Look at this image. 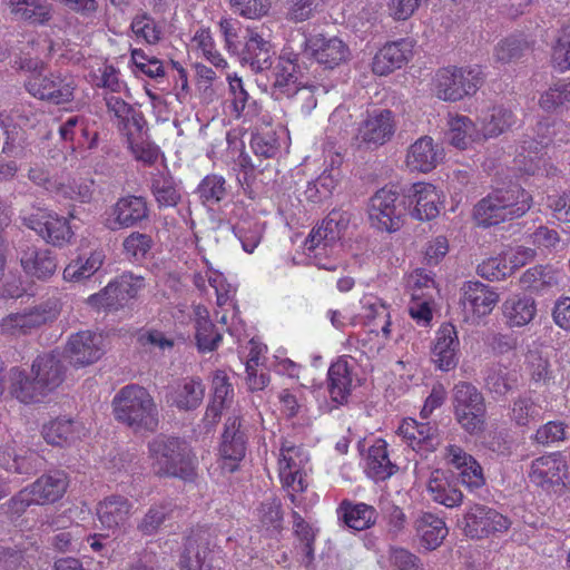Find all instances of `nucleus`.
I'll list each match as a JSON object with an SVG mask.
<instances>
[{
  "mask_svg": "<svg viewBox=\"0 0 570 570\" xmlns=\"http://www.w3.org/2000/svg\"><path fill=\"white\" fill-rule=\"evenodd\" d=\"M235 236L246 253H253L262 239V227L256 222H242L233 227Z\"/></svg>",
  "mask_w": 570,
  "mask_h": 570,
  "instance_id": "58",
  "label": "nucleus"
},
{
  "mask_svg": "<svg viewBox=\"0 0 570 570\" xmlns=\"http://www.w3.org/2000/svg\"><path fill=\"white\" fill-rule=\"evenodd\" d=\"M448 141L458 149H466L473 141L481 139V134L466 116H456L449 121Z\"/></svg>",
  "mask_w": 570,
  "mask_h": 570,
  "instance_id": "45",
  "label": "nucleus"
},
{
  "mask_svg": "<svg viewBox=\"0 0 570 570\" xmlns=\"http://www.w3.org/2000/svg\"><path fill=\"white\" fill-rule=\"evenodd\" d=\"M570 105V82L559 81L546 90L540 99L539 106L547 112H557Z\"/></svg>",
  "mask_w": 570,
  "mask_h": 570,
  "instance_id": "51",
  "label": "nucleus"
},
{
  "mask_svg": "<svg viewBox=\"0 0 570 570\" xmlns=\"http://www.w3.org/2000/svg\"><path fill=\"white\" fill-rule=\"evenodd\" d=\"M62 140L77 144V147L92 149L98 142V132L90 131L88 120L81 116L69 117L59 128Z\"/></svg>",
  "mask_w": 570,
  "mask_h": 570,
  "instance_id": "36",
  "label": "nucleus"
},
{
  "mask_svg": "<svg viewBox=\"0 0 570 570\" xmlns=\"http://www.w3.org/2000/svg\"><path fill=\"white\" fill-rule=\"evenodd\" d=\"M209 533L194 530L186 538L179 559L180 570H214Z\"/></svg>",
  "mask_w": 570,
  "mask_h": 570,
  "instance_id": "18",
  "label": "nucleus"
},
{
  "mask_svg": "<svg viewBox=\"0 0 570 570\" xmlns=\"http://www.w3.org/2000/svg\"><path fill=\"white\" fill-rule=\"evenodd\" d=\"M567 424L562 421H550L541 425L532 436L535 444L550 446L566 439Z\"/></svg>",
  "mask_w": 570,
  "mask_h": 570,
  "instance_id": "59",
  "label": "nucleus"
},
{
  "mask_svg": "<svg viewBox=\"0 0 570 570\" xmlns=\"http://www.w3.org/2000/svg\"><path fill=\"white\" fill-rule=\"evenodd\" d=\"M515 121V116L511 109L504 106H495L490 115L483 119L482 137H497L510 129Z\"/></svg>",
  "mask_w": 570,
  "mask_h": 570,
  "instance_id": "48",
  "label": "nucleus"
},
{
  "mask_svg": "<svg viewBox=\"0 0 570 570\" xmlns=\"http://www.w3.org/2000/svg\"><path fill=\"white\" fill-rule=\"evenodd\" d=\"M502 314L509 327L525 326L537 314L535 301L525 294L512 295L503 302Z\"/></svg>",
  "mask_w": 570,
  "mask_h": 570,
  "instance_id": "32",
  "label": "nucleus"
},
{
  "mask_svg": "<svg viewBox=\"0 0 570 570\" xmlns=\"http://www.w3.org/2000/svg\"><path fill=\"white\" fill-rule=\"evenodd\" d=\"M174 505L171 502H159L150 505L144 517L137 523V531L142 537H153L160 532L167 521L173 518Z\"/></svg>",
  "mask_w": 570,
  "mask_h": 570,
  "instance_id": "44",
  "label": "nucleus"
},
{
  "mask_svg": "<svg viewBox=\"0 0 570 570\" xmlns=\"http://www.w3.org/2000/svg\"><path fill=\"white\" fill-rule=\"evenodd\" d=\"M510 525L511 521L505 515L481 503L469 504L462 519L458 521V527L464 535L474 540L504 532Z\"/></svg>",
  "mask_w": 570,
  "mask_h": 570,
  "instance_id": "8",
  "label": "nucleus"
},
{
  "mask_svg": "<svg viewBox=\"0 0 570 570\" xmlns=\"http://www.w3.org/2000/svg\"><path fill=\"white\" fill-rule=\"evenodd\" d=\"M88 304L97 309L117 311L127 303L124 297L121 298L117 286L110 282L99 293L90 295L88 297Z\"/></svg>",
  "mask_w": 570,
  "mask_h": 570,
  "instance_id": "55",
  "label": "nucleus"
},
{
  "mask_svg": "<svg viewBox=\"0 0 570 570\" xmlns=\"http://www.w3.org/2000/svg\"><path fill=\"white\" fill-rule=\"evenodd\" d=\"M459 337L452 324H443L432 348V360L438 368L448 372L459 364Z\"/></svg>",
  "mask_w": 570,
  "mask_h": 570,
  "instance_id": "22",
  "label": "nucleus"
},
{
  "mask_svg": "<svg viewBox=\"0 0 570 570\" xmlns=\"http://www.w3.org/2000/svg\"><path fill=\"white\" fill-rule=\"evenodd\" d=\"M55 195L59 199L72 200L80 204H89L94 199L96 184L91 178H71L58 181L52 186Z\"/></svg>",
  "mask_w": 570,
  "mask_h": 570,
  "instance_id": "42",
  "label": "nucleus"
},
{
  "mask_svg": "<svg viewBox=\"0 0 570 570\" xmlns=\"http://www.w3.org/2000/svg\"><path fill=\"white\" fill-rule=\"evenodd\" d=\"M411 206L412 200L405 196V189L401 190L396 186L379 189L371 197L368 205L372 226L389 233L399 230Z\"/></svg>",
  "mask_w": 570,
  "mask_h": 570,
  "instance_id": "4",
  "label": "nucleus"
},
{
  "mask_svg": "<svg viewBox=\"0 0 570 570\" xmlns=\"http://www.w3.org/2000/svg\"><path fill=\"white\" fill-rule=\"evenodd\" d=\"M532 204V196L518 184L495 188L473 208V218L480 227H491L522 217Z\"/></svg>",
  "mask_w": 570,
  "mask_h": 570,
  "instance_id": "2",
  "label": "nucleus"
},
{
  "mask_svg": "<svg viewBox=\"0 0 570 570\" xmlns=\"http://www.w3.org/2000/svg\"><path fill=\"white\" fill-rule=\"evenodd\" d=\"M27 90L39 99L59 105L73 99L75 86L71 80L60 75L42 76L39 72L29 79Z\"/></svg>",
  "mask_w": 570,
  "mask_h": 570,
  "instance_id": "17",
  "label": "nucleus"
},
{
  "mask_svg": "<svg viewBox=\"0 0 570 570\" xmlns=\"http://www.w3.org/2000/svg\"><path fill=\"white\" fill-rule=\"evenodd\" d=\"M193 41L202 49L206 59L216 68H226L227 62L223 56L215 49V42L209 28H200L193 37Z\"/></svg>",
  "mask_w": 570,
  "mask_h": 570,
  "instance_id": "57",
  "label": "nucleus"
},
{
  "mask_svg": "<svg viewBox=\"0 0 570 570\" xmlns=\"http://www.w3.org/2000/svg\"><path fill=\"white\" fill-rule=\"evenodd\" d=\"M196 194L202 204L215 205L227 196L226 180L223 176L212 174L205 176L199 183Z\"/></svg>",
  "mask_w": 570,
  "mask_h": 570,
  "instance_id": "49",
  "label": "nucleus"
},
{
  "mask_svg": "<svg viewBox=\"0 0 570 570\" xmlns=\"http://www.w3.org/2000/svg\"><path fill=\"white\" fill-rule=\"evenodd\" d=\"M212 386L213 396L210 401L228 407L233 401L234 389L225 371L217 370L214 372Z\"/></svg>",
  "mask_w": 570,
  "mask_h": 570,
  "instance_id": "63",
  "label": "nucleus"
},
{
  "mask_svg": "<svg viewBox=\"0 0 570 570\" xmlns=\"http://www.w3.org/2000/svg\"><path fill=\"white\" fill-rule=\"evenodd\" d=\"M405 196L412 200V217L419 220H432L440 214V195L436 187L428 183H416L405 189Z\"/></svg>",
  "mask_w": 570,
  "mask_h": 570,
  "instance_id": "24",
  "label": "nucleus"
},
{
  "mask_svg": "<svg viewBox=\"0 0 570 570\" xmlns=\"http://www.w3.org/2000/svg\"><path fill=\"white\" fill-rule=\"evenodd\" d=\"M195 328V338L199 352H213L218 347L222 341V334L209 318L199 317L196 321Z\"/></svg>",
  "mask_w": 570,
  "mask_h": 570,
  "instance_id": "53",
  "label": "nucleus"
},
{
  "mask_svg": "<svg viewBox=\"0 0 570 570\" xmlns=\"http://www.w3.org/2000/svg\"><path fill=\"white\" fill-rule=\"evenodd\" d=\"M102 336L90 331L79 332L68 341L70 363L82 367L97 362L104 354Z\"/></svg>",
  "mask_w": 570,
  "mask_h": 570,
  "instance_id": "21",
  "label": "nucleus"
},
{
  "mask_svg": "<svg viewBox=\"0 0 570 570\" xmlns=\"http://www.w3.org/2000/svg\"><path fill=\"white\" fill-rule=\"evenodd\" d=\"M446 458L460 471L459 480L466 488L475 490L484 485L485 479L482 466L471 454L458 445H450Z\"/></svg>",
  "mask_w": 570,
  "mask_h": 570,
  "instance_id": "27",
  "label": "nucleus"
},
{
  "mask_svg": "<svg viewBox=\"0 0 570 570\" xmlns=\"http://www.w3.org/2000/svg\"><path fill=\"white\" fill-rule=\"evenodd\" d=\"M303 36L301 49L309 67L317 63L332 70L348 60L350 49L340 38H327L322 33Z\"/></svg>",
  "mask_w": 570,
  "mask_h": 570,
  "instance_id": "10",
  "label": "nucleus"
},
{
  "mask_svg": "<svg viewBox=\"0 0 570 570\" xmlns=\"http://www.w3.org/2000/svg\"><path fill=\"white\" fill-rule=\"evenodd\" d=\"M150 190L159 208L175 207L181 199L177 183L169 174H155L151 177Z\"/></svg>",
  "mask_w": 570,
  "mask_h": 570,
  "instance_id": "46",
  "label": "nucleus"
},
{
  "mask_svg": "<svg viewBox=\"0 0 570 570\" xmlns=\"http://www.w3.org/2000/svg\"><path fill=\"white\" fill-rule=\"evenodd\" d=\"M244 39L245 45L240 51V62L244 66H249L254 72L269 70L275 56L274 46L271 41L249 29H247V36Z\"/></svg>",
  "mask_w": 570,
  "mask_h": 570,
  "instance_id": "20",
  "label": "nucleus"
},
{
  "mask_svg": "<svg viewBox=\"0 0 570 570\" xmlns=\"http://www.w3.org/2000/svg\"><path fill=\"white\" fill-rule=\"evenodd\" d=\"M46 460L33 450H24L18 454L13 473L22 475H33L41 471Z\"/></svg>",
  "mask_w": 570,
  "mask_h": 570,
  "instance_id": "64",
  "label": "nucleus"
},
{
  "mask_svg": "<svg viewBox=\"0 0 570 570\" xmlns=\"http://www.w3.org/2000/svg\"><path fill=\"white\" fill-rule=\"evenodd\" d=\"M484 387L495 397H504L518 387V374L498 364L484 372Z\"/></svg>",
  "mask_w": 570,
  "mask_h": 570,
  "instance_id": "40",
  "label": "nucleus"
},
{
  "mask_svg": "<svg viewBox=\"0 0 570 570\" xmlns=\"http://www.w3.org/2000/svg\"><path fill=\"white\" fill-rule=\"evenodd\" d=\"M413 47L414 41L410 38L385 43L373 58V72L385 76L402 68L412 57Z\"/></svg>",
  "mask_w": 570,
  "mask_h": 570,
  "instance_id": "19",
  "label": "nucleus"
},
{
  "mask_svg": "<svg viewBox=\"0 0 570 570\" xmlns=\"http://www.w3.org/2000/svg\"><path fill=\"white\" fill-rule=\"evenodd\" d=\"M18 258L27 275L46 281L57 271V257L49 248L23 242L18 247Z\"/></svg>",
  "mask_w": 570,
  "mask_h": 570,
  "instance_id": "16",
  "label": "nucleus"
},
{
  "mask_svg": "<svg viewBox=\"0 0 570 570\" xmlns=\"http://www.w3.org/2000/svg\"><path fill=\"white\" fill-rule=\"evenodd\" d=\"M340 519L351 529L361 531L371 528L376 522V510L365 503H352L344 500L337 510Z\"/></svg>",
  "mask_w": 570,
  "mask_h": 570,
  "instance_id": "37",
  "label": "nucleus"
},
{
  "mask_svg": "<svg viewBox=\"0 0 570 570\" xmlns=\"http://www.w3.org/2000/svg\"><path fill=\"white\" fill-rule=\"evenodd\" d=\"M230 9L240 17L259 19L271 9V0H228Z\"/></svg>",
  "mask_w": 570,
  "mask_h": 570,
  "instance_id": "60",
  "label": "nucleus"
},
{
  "mask_svg": "<svg viewBox=\"0 0 570 570\" xmlns=\"http://www.w3.org/2000/svg\"><path fill=\"white\" fill-rule=\"evenodd\" d=\"M131 502L124 495L112 494L98 503L97 515L104 528L116 530L128 520Z\"/></svg>",
  "mask_w": 570,
  "mask_h": 570,
  "instance_id": "31",
  "label": "nucleus"
},
{
  "mask_svg": "<svg viewBox=\"0 0 570 570\" xmlns=\"http://www.w3.org/2000/svg\"><path fill=\"white\" fill-rule=\"evenodd\" d=\"M57 298H47L19 312L10 313L0 321V334L28 336L52 324L60 314Z\"/></svg>",
  "mask_w": 570,
  "mask_h": 570,
  "instance_id": "5",
  "label": "nucleus"
},
{
  "mask_svg": "<svg viewBox=\"0 0 570 570\" xmlns=\"http://www.w3.org/2000/svg\"><path fill=\"white\" fill-rule=\"evenodd\" d=\"M205 385L199 377H187L173 392V404L181 411H194L203 402Z\"/></svg>",
  "mask_w": 570,
  "mask_h": 570,
  "instance_id": "41",
  "label": "nucleus"
},
{
  "mask_svg": "<svg viewBox=\"0 0 570 570\" xmlns=\"http://www.w3.org/2000/svg\"><path fill=\"white\" fill-rule=\"evenodd\" d=\"M149 219V207L145 197L127 195L118 198L107 213L105 226L110 230L140 227Z\"/></svg>",
  "mask_w": 570,
  "mask_h": 570,
  "instance_id": "12",
  "label": "nucleus"
},
{
  "mask_svg": "<svg viewBox=\"0 0 570 570\" xmlns=\"http://www.w3.org/2000/svg\"><path fill=\"white\" fill-rule=\"evenodd\" d=\"M105 255L92 252L89 257H77L63 269V278L68 282H82L95 275L102 266Z\"/></svg>",
  "mask_w": 570,
  "mask_h": 570,
  "instance_id": "47",
  "label": "nucleus"
},
{
  "mask_svg": "<svg viewBox=\"0 0 570 570\" xmlns=\"http://www.w3.org/2000/svg\"><path fill=\"white\" fill-rule=\"evenodd\" d=\"M269 70L274 78V87L289 97L293 88L302 85L304 76L309 73V65L299 48L298 51L284 52Z\"/></svg>",
  "mask_w": 570,
  "mask_h": 570,
  "instance_id": "15",
  "label": "nucleus"
},
{
  "mask_svg": "<svg viewBox=\"0 0 570 570\" xmlns=\"http://www.w3.org/2000/svg\"><path fill=\"white\" fill-rule=\"evenodd\" d=\"M540 414V407L530 396L520 395L510 407V419L518 426H527L531 421L537 420Z\"/></svg>",
  "mask_w": 570,
  "mask_h": 570,
  "instance_id": "54",
  "label": "nucleus"
},
{
  "mask_svg": "<svg viewBox=\"0 0 570 570\" xmlns=\"http://www.w3.org/2000/svg\"><path fill=\"white\" fill-rule=\"evenodd\" d=\"M529 50L530 45L527 38L523 35H513L495 46L494 56L498 61L508 63L520 59Z\"/></svg>",
  "mask_w": 570,
  "mask_h": 570,
  "instance_id": "50",
  "label": "nucleus"
},
{
  "mask_svg": "<svg viewBox=\"0 0 570 570\" xmlns=\"http://www.w3.org/2000/svg\"><path fill=\"white\" fill-rule=\"evenodd\" d=\"M414 527L421 539V546L428 550L436 549L448 535L445 522L430 512L419 515Z\"/></svg>",
  "mask_w": 570,
  "mask_h": 570,
  "instance_id": "35",
  "label": "nucleus"
},
{
  "mask_svg": "<svg viewBox=\"0 0 570 570\" xmlns=\"http://www.w3.org/2000/svg\"><path fill=\"white\" fill-rule=\"evenodd\" d=\"M42 436L48 444L55 446H68L79 439L77 423L65 416L56 417L43 424Z\"/></svg>",
  "mask_w": 570,
  "mask_h": 570,
  "instance_id": "39",
  "label": "nucleus"
},
{
  "mask_svg": "<svg viewBox=\"0 0 570 570\" xmlns=\"http://www.w3.org/2000/svg\"><path fill=\"white\" fill-rule=\"evenodd\" d=\"M352 370L346 358L340 357L327 372V389L333 402L344 404L352 391Z\"/></svg>",
  "mask_w": 570,
  "mask_h": 570,
  "instance_id": "33",
  "label": "nucleus"
},
{
  "mask_svg": "<svg viewBox=\"0 0 570 570\" xmlns=\"http://www.w3.org/2000/svg\"><path fill=\"white\" fill-rule=\"evenodd\" d=\"M443 159V150L430 136H423L407 149L406 166L412 171L429 173Z\"/></svg>",
  "mask_w": 570,
  "mask_h": 570,
  "instance_id": "26",
  "label": "nucleus"
},
{
  "mask_svg": "<svg viewBox=\"0 0 570 570\" xmlns=\"http://www.w3.org/2000/svg\"><path fill=\"white\" fill-rule=\"evenodd\" d=\"M521 286L535 294H547L560 285V272L552 265H535L520 276Z\"/></svg>",
  "mask_w": 570,
  "mask_h": 570,
  "instance_id": "34",
  "label": "nucleus"
},
{
  "mask_svg": "<svg viewBox=\"0 0 570 570\" xmlns=\"http://www.w3.org/2000/svg\"><path fill=\"white\" fill-rule=\"evenodd\" d=\"M115 419L135 431H155L158 426L157 406L146 389L126 385L112 400Z\"/></svg>",
  "mask_w": 570,
  "mask_h": 570,
  "instance_id": "3",
  "label": "nucleus"
},
{
  "mask_svg": "<svg viewBox=\"0 0 570 570\" xmlns=\"http://www.w3.org/2000/svg\"><path fill=\"white\" fill-rule=\"evenodd\" d=\"M397 431L414 451L432 452L440 444L439 429L430 422L405 419Z\"/></svg>",
  "mask_w": 570,
  "mask_h": 570,
  "instance_id": "23",
  "label": "nucleus"
},
{
  "mask_svg": "<svg viewBox=\"0 0 570 570\" xmlns=\"http://www.w3.org/2000/svg\"><path fill=\"white\" fill-rule=\"evenodd\" d=\"M257 518L266 531L278 532L283 523L281 501L274 497L264 500L257 508Z\"/></svg>",
  "mask_w": 570,
  "mask_h": 570,
  "instance_id": "52",
  "label": "nucleus"
},
{
  "mask_svg": "<svg viewBox=\"0 0 570 570\" xmlns=\"http://www.w3.org/2000/svg\"><path fill=\"white\" fill-rule=\"evenodd\" d=\"M69 485L68 474L62 470L42 474L32 484L30 491L41 504L55 503L66 493Z\"/></svg>",
  "mask_w": 570,
  "mask_h": 570,
  "instance_id": "29",
  "label": "nucleus"
},
{
  "mask_svg": "<svg viewBox=\"0 0 570 570\" xmlns=\"http://www.w3.org/2000/svg\"><path fill=\"white\" fill-rule=\"evenodd\" d=\"M452 405L458 424L470 435L483 433L487 405L483 394L470 382H459L452 390Z\"/></svg>",
  "mask_w": 570,
  "mask_h": 570,
  "instance_id": "6",
  "label": "nucleus"
},
{
  "mask_svg": "<svg viewBox=\"0 0 570 570\" xmlns=\"http://www.w3.org/2000/svg\"><path fill=\"white\" fill-rule=\"evenodd\" d=\"M148 451L156 475L196 481L198 459L185 439L160 433L149 441Z\"/></svg>",
  "mask_w": 570,
  "mask_h": 570,
  "instance_id": "1",
  "label": "nucleus"
},
{
  "mask_svg": "<svg viewBox=\"0 0 570 570\" xmlns=\"http://www.w3.org/2000/svg\"><path fill=\"white\" fill-rule=\"evenodd\" d=\"M65 373L61 356L55 352L38 355L31 365V374L36 375L47 395L63 382Z\"/></svg>",
  "mask_w": 570,
  "mask_h": 570,
  "instance_id": "25",
  "label": "nucleus"
},
{
  "mask_svg": "<svg viewBox=\"0 0 570 570\" xmlns=\"http://www.w3.org/2000/svg\"><path fill=\"white\" fill-rule=\"evenodd\" d=\"M396 130L394 114L386 108L367 109L353 138L358 150L374 151L387 144Z\"/></svg>",
  "mask_w": 570,
  "mask_h": 570,
  "instance_id": "7",
  "label": "nucleus"
},
{
  "mask_svg": "<svg viewBox=\"0 0 570 570\" xmlns=\"http://www.w3.org/2000/svg\"><path fill=\"white\" fill-rule=\"evenodd\" d=\"M476 274L488 281H500L511 275L505 257L497 256L483 261L476 267Z\"/></svg>",
  "mask_w": 570,
  "mask_h": 570,
  "instance_id": "61",
  "label": "nucleus"
},
{
  "mask_svg": "<svg viewBox=\"0 0 570 570\" xmlns=\"http://www.w3.org/2000/svg\"><path fill=\"white\" fill-rule=\"evenodd\" d=\"M428 491L434 502L448 508L456 507L463 500L462 492L455 487V484H452L442 470H435L432 472L428 482Z\"/></svg>",
  "mask_w": 570,
  "mask_h": 570,
  "instance_id": "38",
  "label": "nucleus"
},
{
  "mask_svg": "<svg viewBox=\"0 0 570 570\" xmlns=\"http://www.w3.org/2000/svg\"><path fill=\"white\" fill-rule=\"evenodd\" d=\"M247 434L243 429L242 419L232 415L226 419L219 446L220 468L224 472L233 473L238 468L246 453Z\"/></svg>",
  "mask_w": 570,
  "mask_h": 570,
  "instance_id": "14",
  "label": "nucleus"
},
{
  "mask_svg": "<svg viewBox=\"0 0 570 570\" xmlns=\"http://www.w3.org/2000/svg\"><path fill=\"white\" fill-rule=\"evenodd\" d=\"M250 147L256 156L273 158L279 149L278 139L273 131L256 132L252 136Z\"/></svg>",
  "mask_w": 570,
  "mask_h": 570,
  "instance_id": "62",
  "label": "nucleus"
},
{
  "mask_svg": "<svg viewBox=\"0 0 570 570\" xmlns=\"http://www.w3.org/2000/svg\"><path fill=\"white\" fill-rule=\"evenodd\" d=\"M464 307L470 306V309L476 316L489 315L497 303L499 302V294L479 281L465 282L462 287V298Z\"/></svg>",
  "mask_w": 570,
  "mask_h": 570,
  "instance_id": "28",
  "label": "nucleus"
},
{
  "mask_svg": "<svg viewBox=\"0 0 570 570\" xmlns=\"http://www.w3.org/2000/svg\"><path fill=\"white\" fill-rule=\"evenodd\" d=\"M569 465L561 452L541 455L531 462L528 478L530 482L550 492L566 485Z\"/></svg>",
  "mask_w": 570,
  "mask_h": 570,
  "instance_id": "11",
  "label": "nucleus"
},
{
  "mask_svg": "<svg viewBox=\"0 0 570 570\" xmlns=\"http://www.w3.org/2000/svg\"><path fill=\"white\" fill-rule=\"evenodd\" d=\"M397 469L389 458L387 444L377 440L370 449L367 455V475L375 481H383L390 478Z\"/></svg>",
  "mask_w": 570,
  "mask_h": 570,
  "instance_id": "43",
  "label": "nucleus"
},
{
  "mask_svg": "<svg viewBox=\"0 0 570 570\" xmlns=\"http://www.w3.org/2000/svg\"><path fill=\"white\" fill-rule=\"evenodd\" d=\"M552 62L560 71L570 69V21L559 30L552 47Z\"/></svg>",
  "mask_w": 570,
  "mask_h": 570,
  "instance_id": "56",
  "label": "nucleus"
},
{
  "mask_svg": "<svg viewBox=\"0 0 570 570\" xmlns=\"http://www.w3.org/2000/svg\"><path fill=\"white\" fill-rule=\"evenodd\" d=\"M23 225L35 230L47 243L63 246L70 243L73 232L65 217L47 209L38 208L35 213L22 217Z\"/></svg>",
  "mask_w": 570,
  "mask_h": 570,
  "instance_id": "13",
  "label": "nucleus"
},
{
  "mask_svg": "<svg viewBox=\"0 0 570 570\" xmlns=\"http://www.w3.org/2000/svg\"><path fill=\"white\" fill-rule=\"evenodd\" d=\"M9 391L19 402L24 404L41 402L46 392L36 380V375L14 366L9 372Z\"/></svg>",
  "mask_w": 570,
  "mask_h": 570,
  "instance_id": "30",
  "label": "nucleus"
},
{
  "mask_svg": "<svg viewBox=\"0 0 570 570\" xmlns=\"http://www.w3.org/2000/svg\"><path fill=\"white\" fill-rule=\"evenodd\" d=\"M483 82L482 72L475 68H442L436 73L438 97L443 100L458 101L474 95Z\"/></svg>",
  "mask_w": 570,
  "mask_h": 570,
  "instance_id": "9",
  "label": "nucleus"
}]
</instances>
